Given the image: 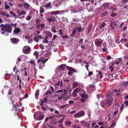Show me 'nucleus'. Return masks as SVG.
I'll return each instance as SVG.
<instances>
[{"mask_svg":"<svg viewBox=\"0 0 128 128\" xmlns=\"http://www.w3.org/2000/svg\"><path fill=\"white\" fill-rule=\"evenodd\" d=\"M64 118H62L60 120L58 121V122L60 123H62L64 121Z\"/></svg>","mask_w":128,"mask_h":128,"instance_id":"nucleus-48","label":"nucleus"},{"mask_svg":"<svg viewBox=\"0 0 128 128\" xmlns=\"http://www.w3.org/2000/svg\"><path fill=\"white\" fill-rule=\"evenodd\" d=\"M32 17L31 16H28L26 18V20H29L31 19Z\"/></svg>","mask_w":128,"mask_h":128,"instance_id":"nucleus-51","label":"nucleus"},{"mask_svg":"<svg viewBox=\"0 0 128 128\" xmlns=\"http://www.w3.org/2000/svg\"><path fill=\"white\" fill-rule=\"evenodd\" d=\"M72 124V122L70 121H67L66 122L65 124L68 125H70Z\"/></svg>","mask_w":128,"mask_h":128,"instance_id":"nucleus-42","label":"nucleus"},{"mask_svg":"<svg viewBox=\"0 0 128 128\" xmlns=\"http://www.w3.org/2000/svg\"><path fill=\"white\" fill-rule=\"evenodd\" d=\"M30 50V48L28 46H26L24 47L23 50V52L24 53H26L28 52Z\"/></svg>","mask_w":128,"mask_h":128,"instance_id":"nucleus-9","label":"nucleus"},{"mask_svg":"<svg viewBox=\"0 0 128 128\" xmlns=\"http://www.w3.org/2000/svg\"><path fill=\"white\" fill-rule=\"evenodd\" d=\"M40 19L38 18L36 19L35 22L36 26L40 24Z\"/></svg>","mask_w":128,"mask_h":128,"instance_id":"nucleus-31","label":"nucleus"},{"mask_svg":"<svg viewBox=\"0 0 128 128\" xmlns=\"http://www.w3.org/2000/svg\"><path fill=\"white\" fill-rule=\"evenodd\" d=\"M68 104H64L63 106H60L59 107L60 108H64L66 106H68Z\"/></svg>","mask_w":128,"mask_h":128,"instance_id":"nucleus-46","label":"nucleus"},{"mask_svg":"<svg viewBox=\"0 0 128 128\" xmlns=\"http://www.w3.org/2000/svg\"><path fill=\"white\" fill-rule=\"evenodd\" d=\"M10 40L11 42L14 44H17L20 41L19 39L16 38H12Z\"/></svg>","mask_w":128,"mask_h":128,"instance_id":"nucleus-5","label":"nucleus"},{"mask_svg":"<svg viewBox=\"0 0 128 128\" xmlns=\"http://www.w3.org/2000/svg\"><path fill=\"white\" fill-rule=\"evenodd\" d=\"M80 90V88H77L74 90L72 94V96L73 97L76 96L77 95V93H79L80 92L79 90Z\"/></svg>","mask_w":128,"mask_h":128,"instance_id":"nucleus-7","label":"nucleus"},{"mask_svg":"<svg viewBox=\"0 0 128 128\" xmlns=\"http://www.w3.org/2000/svg\"><path fill=\"white\" fill-rule=\"evenodd\" d=\"M69 71L68 72V75H71L73 74V73L72 72H72L71 71L69 70Z\"/></svg>","mask_w":128,"mask_h":128,"instance_id":"nucleus-58","label":"nucleus"},{"mask_svg":"<svg viewBox=\"0 0 128 128\" xmlns=\"http://www.w3.org/2000/svg\"><path fill=\"white\" fill-rule=\"evenodd\" d=\"M109 10H112V12H114V11H116L117 10V9L114 8V7L113 6H111L110 8L108 9Z\"/></svg>","mask_w":128,"mask_h":128,"instance_id":"nucleus-24","label":"nucleus"},{"mask_svg":"<svg viewBox=\"0 0 128 128\" xmlns=\"http://www.w3.org/2000/svg\"><path fill=\"white\" fill-rule=\"evenodd\" d=\"M48 35L50 37H52V34L49 32H48Z\"/></svg>","mask_w":128,"mask_h":128,"instance_id":"nucleus-61","label":"nucleus"},{"mask_svg":"<svg viewBox=\"0 0 128 128\" xmlns=\"http://www.w3.org/2000/svg\"><path fill=\"white\" fill-rule=\"evenodd\" d=\"M12 94V91L11 90H10L8 91V92L7 95L8 97H10V96Z\"/></svg>","mask_w":128,"mask_h":128,"instance_id":"nucleus-43","label":"nucleus"},{"mask_svg":"<svg viewBox=\"0 0 128 128\" xmlns=\"http://www.w3.org/2000/svg\"><path fill=\"white\" fill-rule=\"evenodd\" d=\"M99 72L98 74V76H100V78H102L103 77V74L101 71L98 72Z\"/></svg>","mask_w":128,"mask_h":128,"instance_id":"nucleus-32","label":"nucleus"},{"mask_svg":"<svg viewBox=\"0 0 128 128\" xmlns=\"http://www.w3.org/2000/svg\"><path fill=\"white\" fill-rule=\"evenodd\" d=\"M0 14L1 15H2L3 16H5L6 17L8 18H10V15L8 14H6V13L5 12H0Z\"/></svg>","mask_w":128,"mask_h":128,"instance_id":"nucleus-15","label":"nucleus"},{"mask_svg":"<svg viewBox=\"0 0 128 128\" xmlns=\"http://www.w3.org/2000/svg\"><path fill=\"white\" fill-rule=\"evenodd\" d=\"M108 13V11H105L104 12L101 14V16L102 17L106 16V15Z\"/></svg>","mask_w":128,"mask_h":128,"instance_id":"nucleus-27","label":"nucleus"},{"mask_svg":"<svg viewBox=\"0 0 128 128\" xmlns=\"http://www.w3.org/2000/svg\"><path fill=\"white\" fill-rule=\"evenodd\" d=\"M65 11L64 10L63 11H52L51 12L50 14H52V15H55V14H61L63 12H64Z\"/></svg>","mask_w":128,"mask_h":128,"instance_id":"nucleus-8","label":"nucleus"},{"mask_svg":"<svg viewBox=\"0 0 128 128\" xmlns=\"http://www.w3.org/2000/svg\"><path fill=\"white\" fill-rule=\"evenodd\" d=\"M12 26L9 24H6V26L5 28L6 32L8 33H11L12 30Z\"/></svg>","mask_w":128,"mask_h":128,"instance_id":"nucleus-4","label":"nucleus"},{"mask_svg":"<svg viewBox=\"0 0 128 128\" xmlns=\"http://www.w3.org/2000/svg\"><path fill=\"white\" fill-rule=\"evenodd\" d=\"M48 38V37H47V38H44V40L43 41V42L44 43H47L48 42V40L47 39Z\"/></svg>","mask_w":128,"mask_h":128,"instance_id":"nucleus-47","label":"nucleus"},{"mask_svg":"<svg viewBox=\"0 0 128 128\" xmlns=\"http://www.w3.org/2000/svg\"><path fill=\"white\" fill-rule=\"evenodd\" d=\"M76 28H77L76 29H78V31L79 33L83 31L84 30V28H82L81 26L78 27H76Z\"/></svg>","mask_w":128,"mask_h":128,"instance_id":"nucleus-14","label":"nucleus"},{"mask_svg":"<svg viewBox=\"0 0 128 128\" xmlns=\"http://www.w3.org/2000/svg\"><path fill=\"white\" fill-rule=\"evenodd\" d=\"M79 91H80L79 92H80V94H79V95L86 93L85 91L83 90H81L80 89V90H79Z\"/></svg>","mask_w":128,"mask_h":128,"instance_id":"nucleus-34","label":"nucleus"},{"mask_svg":"<svg viewBox=\"0 0 128 128\" xmlns=\"http://www.w3.org/2000/svg\"><path fill=\"white\" fill-rule=\"evenodd\" d=\"M60 67L61 69L63 70H64L66 67V69L68 70L71 71L75 73L77 72V71L75 69L68 66H67L65 64L61 65L60 66Z\"/></svg>","mask_w":128,"mask_h":128,"instance_id":"nucleus-1","label":"nucleus"},{"mask_svg":"<svg viewBox=\"0 0 128 128\" xmlns=\"http://www.w3.org/2000/svg\"><path fill=\"white\" fill-rule=\"evenodd\" d=\"M68 91V90H64V93L62 94V95H64V96H65L67 94V92Z\"/></svg>","mask_w":128,"mask_h":128,"instance_id":"nucleus-37","label":"nucleus"},{"mask_svg":"<svg viewBox=\"0 0 128 128\" xmlns=\"http://www.w3.org/2000/svg\"><path fill=\"white\" fill-rule=\"evenodd\" d=\"M44 9L42 7H41L40 8V14H42L44 12Z\"/></svg>","mask_w":128,"mask_h":128,"instance_id":"nucleus-40","label":"nucleus"},{"mask_svg":"<svg viewBox=\"0 0 128 128\" xmlns=\"http://www.w3.org/2000/svg\"><path fill=\"white\" fill-rule=\"evenodd\" d=\"M82 98H84L85 99H87L88 97V95L86 94H81L79 95Z\"/></svg>","mask_w":128,"mask_h":128,"instance_id":"nucleus-20","label":"nucleus"},{"mask_svg":"<svg viewBox=\"0 0 128 128\" xmlns=\"http://www.w3.org/2000/svg\"><path fill=\"white\" fill-rule=\"evenodd\" d=\"M106 103L108 105H110L112 104V102L110 100L108 99L106 102Z\"/></svg>","mask_w":128,"mask_h":128,"instance_id":"nucleus-26","label":"nucleus"},{"mask_svg":"<svg viewBox=\"0 0 128 128\" xmlns=\"http://www.w3.org/2000/svg\"><path fill=\"white\" fill-rule=\"evenodd\" d=\"M63 89H61V90H58L56 92L57 93H58V94L59 93V94H60V92H63Z\"/></svg>","mask_w":128,"mask_h":128,"instance_id":"nucleus-49","label":"nucleus"},{"mask_svg":"<svg viewBox=\"0 0 128 128\" xmlns=\"http://www.w3.org/2000/svg\"><path fill=\"white\" fill-rule=\"evenodd\" d=\"M62 85V80L60 81L59 80L58 81V82L56 84H54V86H55V88H57V86H59L61 87Z\"/></svg>","mask_w":128,"mask_h":128,"instance_id":"nucleus-10","label":"nucleus"},{"mask_svg":"<svg viewBox=\"0 0 128 128\" xmlns=\"http://www.w3.org/2000/svg\"><path fill=\"white\" fill-rule=\"evenodd\" d=\"M24 6L25 8L26 9H28L29 8V4L27 3H26L24 4Z\"/></svg>","mask_w":128,"mask_h":128,"instance_id":"nucleus-35","label":"nucleus"},{"mask_svg":"<svg viewBox=\"0 0 128 128\" xmlns=\"http://www.w3.org/2000/svg\"><path fill=\"white\" fill-rule=\"evenodd\" d=\"M112 92H109L108 93V94L107 95V96L108 98H111V96L112 94Z\"/></svg>","mask_w":128,"mask_h":128,"instance_id":"nucleus-30","label":"nucleus"},{"mask_svg":"<svg viewBox=\"0 0 128 128\" xmlns=\"http://www.w3.org/2000/svg\"><path fill=\"white\" fill-rule=\"evenodd\" d=\"M124 103L126 104V106H128V101L126 100L124 102Z\"/></svg>","mask_w":128,"mask_h":128,"instance_id":"nucleus-64","label":"nucleus"},{"mask_svg":"<svg viewBox=\"0 0 128 128\" xmlns=\"http://www.w3.org/2000/svg\"><path fill=\"white\" fill-rule=\"evenodd\" d=\"M14 29H15L14 30V32L16 34H18L20 31V30L19 28L15 27L14 28Z\"/></svg>","mask_w":128,"mask_h":128,"instance_id":"nucleus-12","label":"nucleus"},{"mask_svg":"<svg viewBox=\"0 0 128 128\" xmlns=\"http://www.w3.org/2000/svg\"><path fill=\"white\" fill-rule=\"evenodd\" d=\"M88 72V74L87 75V76H91V75H92L93 73V72H90L89 71V72Z\"/></svg>","mask_w":128,"mask_h":128,"instance_id":"nucleus-53","label":"nucleus"},{"mask_svg":"<svg viewBox=\"0 0 128 128\" xmlns=\"http://www.w3.org/2000/svg\"><path fill=\"white\" fill-rule=\"evenodd\" d=\"M62 38L63 39H66L68 38V36L66 35L63 36H62Z\"/></svg>","mask_w":128,"mask_h":128,"instance_id":"nucleus-52","label":"nucleus"},{"mask_svg":"<svg viewBox=\"0 0 128 128\" xmlns=\"http://www.w3.org/2000/svg\"><path fill=\"white\" fill-rule=\"evenodd\" d=\"M36 26L37 29H40V30H42L45 26V24L44 23L40 24Z\"/></svg>","mask_w":128,"mask_h":128,"instance_id":"nucleus-6","label":"nucleus"},{"mask_svg":"<svg viewBox=\"0 0 128 128\" xmlns=\"http://www.w3.org/2000/svg\"><path fill=\"white\" fill-rule=\"evenodd\" d=\"M124 22H122L121 24H120L119 26L120 28H122L124 24Z\"/></svg>","mask_w":128,"mask_h":128,"instance_id":"nucleus-54","label":"nucleus"},{"mask_svg":"<svg viewBox=\"0 0 128 128\" xmlns=\"http://www.w3.org/2000/svg\"><path fill=\"white\" fill-rule=\"evenodd\" d=\"M91 2L92 5L95 6L96 5L97 3V2L96 0H92L91 1Z\"/></svg>","mask_w":128,"mask_h":128,"instance_id":"nucleus-29","label":"nucleus"},{"mask_svg":"<svg viewBox=\"0 0 128 128\" xmlns=\"http://www.w3.org/2000/svg\"><path fill=\"white\" fill-rule=\"evenodd\" d=\"M44 117V115L42 114V115H39L38 117L36 119L37 120H43Z\"/></svg>","mask_w":128,"mask_h":128,"instance_id":"nucleus-16","label":"nucleus"},{"mask_svg":"<svg viewBox=\"0 0 128 128\" xmlns=\"http://www.w3.org/2000/svg\"><path fill=\"white\" fill-rule=\"evenodd\" d=\"M95 43L96 46H99L101 44V42L100 41L98 40L95 41Z\"/></svg>","mask_w":128,"mask_h":128,"instance_id":"nucleus-21","label":"nucleus"},{"mask_svg":"<svg viewBox=\"0 0 128 128\" xmlns=\"http://www.w3.org/2000/svg\"><path fill=\"white\" fill-rule=\"evenodd\" d=\"M6 26V24L5 25L4 24H2L0 25V26L2 28H5Z\"/></svg>","mask_w":128,"mask_h":128,"instance_id":"nucleus-56","label":"nucleus"},{"mask_svg":"<svg viewBox=\"0 0 128 128\" xmlns=\"http://www.w3.org/2000/svg\"><path fill=\"white\" fill-rule=\"evenodd\" d=\"M78 83L76 82H73L72 85L74 88H75L78 87Z\"/></svg>","mask_w":128,"mask_h":128,"instance_id":"nucleus-23","label":"nucleus"},{"mask_svg":"<svg viewBox=\"0 0 128 128\" xmlns=\"http://www.w3.org/2000/svg\"><path fill=\"white\" fill-rule=\"evenodd\" d=\"M68 103L69 104H74V102L73 100H70L69 101Z\"/></svg>","mask_w":128,"mask_h":128,"instance_id":"nucleus-62","label":"nucleus"},{"mask_svg":"<svg viewBox=\"0 0 128 128\" xmlns=\"http://www.w3.org/2000/svg\"><path fill=\"white\" fill-rule=\"evenodd\" d=\"M17 106L16 105H14V106L13 107V108H12V111L15 110H16L17 108H15L14 107L16 108V107Z\"/></svg>","mask_w":128,"mask_h":128,"instance_id":"nucleus-57","label":"nucleus"},{"mask_svg":"<svg viewBox=\"0 0 128 128\" xmlns=\"http://www.w3.org/2000/svg\"><path fill=\"white\" fill-rule=\"evenodd\" d=\"M39 53L38 52H37L36 51H35V52L34 53V55L35 56H36L37 55H38Z\"/></svg>","mask_w":128,"mask_h":128,"instance_id":"nucleus-59","label":"nucleus"},{"mask_svg":"<svg viewBox=\"0 0 128 128\" xmlns=\"http://www.w3.org/2000/svg\"><path fill=\"white\" fill-rule=\"evenodd\" d=\"M85 112L84 111H81L77 113L74 115L75 118H79L84 116Z\"/></svg>","mask_w":128,"mask_h":128,"instance_id":"nucleus-2","label":"nucleus"},{"mask_svg":"<svg viewBox=\"0 0 128 128\" xmlns=\"http://www.w3.org/2000/svg\"><path fill=\"white\" fill-rule=\"evenodd\" d=\"M108 41L109 42H112L113 41V40L111 39V37L110 36H108Z\"/></svg>","mask_w":128,"mask_h":128,"instance_id":"nucleus-25","label":"nucleus"},{"mask_svg":"<svg viewBox=\"0 0 128 128\" xmlns=\"http://www.w3.org/2000/svg\"><path fill=\"white\" fill-rule=\"evenodd\" d=\"M52 92L50 91V90H48L46 92L45 94L46 95H48L49 94H52Z\"/></svg>","mask_w":128,"mask_h":128,"instance_id":"nucleus-39","label":"nucleus"},{"mask_svg":"<svg viewBox=\"0 0 128 128\" xmlns=\"http://www.w3.org/2000/svg\"><path fill=\"white\" fill-rule=\"evenodd\" d=\"M116 125V123L115 122H113L111 125V126L112 127H114Z\"/></svg>","mask_w":128,"mask_h":128,"instance_id":"nucleus-63","label":"nucleus"},{"mask_svg":"<svg viewBox=\"0 0 128 128\" xmlns=\"http://www.w3.org/2000/svg\"><path fill=\"white\" fill-rule=\"evenodd\" d=\"M82 125L87 128H89L90 125V123L88 122L85 121V120H83L80 122Z\"/></svg>","mask_w":128,"mask_h":128,"instance_id":"nucleus-3","label":"nucleus"},{"mask_svg":"<svg viewBox=\"0 0 128 128\" xmlns=\"http://www.w3.org/2000/svg\"><path fill=\"white\" fill-rule=\"evenodd\" d=\"M100 104L101 106L103 107H104L105 106V103L104 102H100Z\"/></svg>","mask_w":128,"mask_h":128,"instance_id":"nucleus-45","label":"nucleus"},{"mask_svg":"<svg viewBox=\"0 0 128 128\" xmlns=\"http://www.w3.org/2000/svg\"><path fill=\"white\" fill-rule=\"evenodd\" d=\"M10 13L13 16H14V18H19L18 16H16V14L15 13H14V12L12 11H10Z\"/></svg>","mask_w":128,"mask_h":128,"instance_id":"nucleus-22","label":"nucleus"},{"mask_svg":"<svg viewBox=\"0 0 128 128\" xmlns=\"http://www.w3.org/2000/svg\"><path fill=\"white\" fill-rule=\"evenodd\" d=\"M44 57H42L38 60L37 62L38 63L41 62H42V64H43L45 63H44Z\"/></svg>","mask_w":128,"mask_h":128,"instance_id":"nucleus-18","label":"nucleus"},{"mask_svg":"<svg viewBox=\"0 0 128 128\" xmlns=\"http://www.w3.org/2000/svg\"><path fill=\"white\" fill-rule=\"evenodd\" d=\"M77 28H74L72 33L70 34V36L71 37H73L76 34V29Z\"/></svg>","mask_w":128,"mask_h":128,"instance_id":"nucleus-17","label":"nucleus"},{"mask_svg":"<svg viewBox=\"0 0 128 128\" xmlns=\"http://www.w3.org/2000/svg\"><path fill=\"white\" fill-rule=\"evenodd\" d=\"M102 5L105 9H108L110 7V3L108 2L104 3Z\"/></svg>","mask_w":128,"mask_h":128,"instance_id":"nucleus-11","label":"nucleus"},{"mask_svg":"<svg viewBox=\"0 0 128 128\" xmlns=\"http://www.w3.org/2000/svg\"><path fill=\"white\" fill-rule=\"evenodd\" d=\"M47 108H49L48 107H45L44 106H41V109L42 110H44L46 111L47 110Z\"/></svg>","mask_w":128,"mask_h":128,"instance_id":"nucleus-41","label":"nucleus"},{"mask_svg":"<svg viewBox=\"0 0 128 128\" xmlns=\"http://www.w3.org/2000/svg\"><path fill=\"white\" fill-rule=\"evenodd\" d=\"M116 25V24L115 22H112L110 24V26L112 30H114V27H115Z\"/></svg>","mask_w":128,"mask_h":128,"instance_id":"nucleus-13","label":"nucleus"},{"mask_svg":"<svg viewBox=\"0 0 128 128\" xmlns=\"http://www.w3.org/2000/svg\"><path fill=\"white\" fill-rule=\"evenodd\" d=\"M64 95H62V94L60 96H58V100H61L63 98H64Z\"/></svg>","mask_w":128,"mask_h":128,"instance_id":"nucleus-38","label":"nucleus"},{"mask_svg":"<svg viewBox=\"0 0 128 128\" xmlns=\"http://www.w3.org/2000/svg\"><path fill=\"white\" fill-rule=\"evenodd\" d=\"M4 8L6 10H8V9L10 8V6L8 5H6V6H5Z\"/></svg>","mask_w":128,"mask_h":128,"instance_id":"nucleus-60","label":"nucleus"},{"mask_svg":"<svg viewBox=\"0 0 128 128\" xmlns=\"http://www.w3.org/2000/svg\"><path fill=\"white\" fill-rule=\"evenodd\" d=\"M106 25V24L104 22H103L100 25L99 27V28L101 29L103 28Z\"/></svg>","mask_w":128,"mask_h":128,"instance_id":"nucleus-28","label":"nucleus"},{"mask_svg":"<svg viewBox=\"0 0 128 128\" xmlns=\"http://www.w3.org/2000/svg\"><path fill=\"white\" fill-rule=\"evenodd\" d=\"M40 105L42 106L43 104L44 100L42 99H41L40 100Z\"/></svg>","mask_w":128,"mask_h":128,"instance_id":"nucleus-55","label":"nucleus"},{"mask_svg":"<svg viewBox=\"0 0 128 128\" xmlns=\"http://www.w3.org/2000/svg\"><path fill=\"white\" fill-rule=\"evenodd\" d=\"M117 15V14L116 13H112L110 16L112 17H114L116 16Z\"/></svg>","mask_w":128,"mask_h":128,"instance_id":"nucleus-44","label":"nucleus"},{"mask_svg":"<svg viewBox=\"0 0 128 128\" xmlns=\"http://www.w3.org/2000/svg\"><path fill=\"white\" fill-rule=\"evenodd\" d=\"M34 40L36 42H38L39 40L37 36L34 38Z\"/></svg>","mask_w":128,"mask_h":128,"instance_id":"nucleus-36","label":"nucleus"},{"mask_svg":"<svg viewBox=\"0 0 128 128\" xmlns=\"http://www.w3.org/2000/svg\"><path fill=\"white\" fill-rule=\"evenodd\" d=\"M50 5L51 4L50 3H48V4H46L44 6L46 8H49L50 7Z\"/></svg>","mask_w":128,"mask_h":128,"instance_id":"nucleus-50","label":"nucleus"},{"mask_svg":"<svg viewBox=\"0 0 128 128\" xmlns=\"http://www.w3.org/2000/svg\"><path fill=\"white\" fill-rule=\"evenodd\" d=\"M39 90H37L35 94V98L37 99H38V96L39 94Z\"/></svg>","mask_w":128,"mask_h":128,"instance_id":"nucleus-19","label":"nucleus"},{"mask_svg":"<svg viewBox=\"0 0 128 128\" xmlns=\"http://www.w3.org/2000/svg\"><path fill=\"white\" fill-rule=\"evenodd\" d=\"M51 31L54 33H56V30L55 27V26H54L52 28Z\"/></svg>","mask_w":128,"mask_h":128,"instance_id":"nucleus-33","label":"nucleus"}]
</instances>
